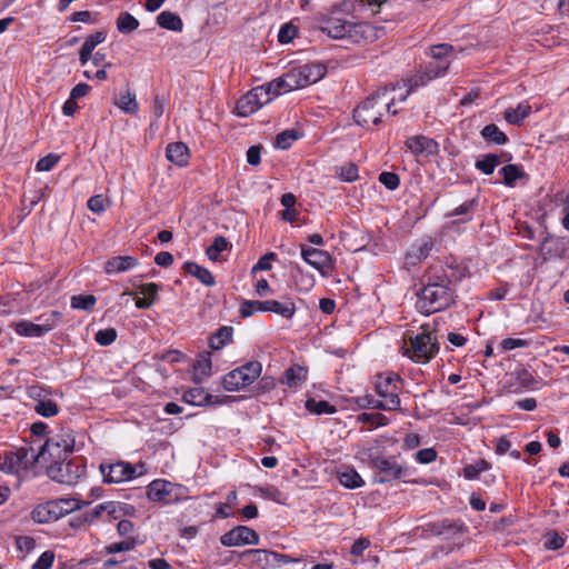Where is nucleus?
I'll use <instances>...</instances> for the list:
<instances>
[{
  "label": "nucleus",
  "instance_id": "22",
  "mask_svg": "<svg viewBox=\"0 0 569 569\" xmlns=\"http://www.w3.org/2000/svg\"><path fill=\"white\" fill-rule=\"evenodd\" d=\"M478 206V199L473 198L470 200L465 201L457 208H455L452 211L448 212L446 214L447 218H453V217H460L456 220H453V223H466L472 220L473 212Z\"/></svg>",
  "mask_w": 569,
  "mask_h": 569
},
{
  "label": "nucleus",
  "instance_id": "10",
  "mask_svg": "<svg viewBox=\"0 0 569 569\" xmlns=\"http://www.w3.org/2000/svg\"><path fill=\"white\" fill-rule=\"evenodd\" d=\"M327 72V68L321 62H309L291 68L287 71L289 76V87L295 89L305 88L321 80Z\"/></svg>",
  "mask_w": 569,
  "mask_h": 569
},
{
  "label": "nucleus",
  "instance_id": "30",
  "mask_svg": "<svg viewBox=\"0 0 569 569\" xmlns=\"http://www.w3.org/2000/svg\"><path fill=\"white\" fill-rule=\"evenodd\" d=\"M106 503V521L117 520L123 516L130 515L134 508L130 505L119 501H107Z\"/></svg>",
  "mask_w": 569,
  "mask_h": 569
},
{
  "label": "nucleus",
  "instance_id": "26",
  "mask_svg": "<svg viewBox=\"0 0 569 569\" xmlns=\"http://www.w3.org/2000/svg\"><path fill=\"white\" fill-rule=\"evenodd\" d=\"M432 79L428 76L426 69L423 71H418L412 77H410L408 80L403 81L402 87L407 88L405 93H400L399 101H405L407 97L415 91L416 89L426 86L429 81Z\"/></svg>",
  "mask_w": 569,
  "mask_h": 569
},
{
  "label": "nucleus",
  "instance_id": "11",
  "mask_svg": "<svg viewBox=\"0 0 569 569\" xmlns=\"http://www.w3.org/2000/svg\"><path fill=\"white\" fill-rule=\"evenodd\" d=\"M61 313L51 311L48 315H41L37 318L38 323L28 320H20L13 325L14 331L22 337L39 338L51 331L60 321Z\"/></svg>",
  "mask_w": 569,
  "mask_h": 569
},
{
  "label": "nucleus",
  "instance_id": "60",
  "mask_svg": "<svg viewBox=\"0 0 569 569\" xmlns=\"http://www.w3.org/2000/svg\"><path fill=\"white\" fill-rule=\"evenodd\" d=\"M54 560V553L51 550L44 551L33 563L32 569H50Z\"/></svg>",
  "mask_w": 569,
  "mask_h": 569
},
{
  "label": "nucleus",
  "instance_id": "31",
  "mask_svg": "<svg viewBox=\"0 0 569 569\" xmlns=\"http://www.w3.org/2000/svg\"><path fill=\"white\" fill-rule=\"evenodd\" d=\"M338 479L348 489L360 488L365 485L361 476L353 468L349 467H345L339 471Z\"/></svg>",
  "mask_w": 569,
  "mask_h": 569
},
{
  "label": "nucleus",
  "instance_id": "6",
  "mask_svg": "<svg viewBox=\"0 0 569 569\" xmlns=\"http://www.w3.org/2000/svg\"><path fill=\"white\" fill-rule=\"evenodd\" d=\"M321 30L332 39H348L355 43L367 41L373 37V29L370 24L353 23L338 18L328 20Z\"/></svg>",
  "mask_w": 569,
  "mask_h": 569
},
{
  "label": "nucleus",
  "instance_id": "27",
  "mask_svg": "<svg viewBox=\"0 0 569 569\" xmlns=\"http://www.w3.org/2000/svg\"><path fill=\"white\" fill-rule=\"evenodd\" d=\"M307 379V370L300 366H292L288 368L281 378V383L290 387L297 388L301 386Z\"/></svg>",
  "mask_w": 569,
  "mask_h": 569
},
{
  "label": "nucleus",
  "instance_id": "7",
  "mask_svg": "<svg viewBox=\"0 0 569 569\" xmlns=\"http://www.w3.org/2000/svg\"><path fill=\"white\" fill-rule=\"evenodd\" d=\"M262 365L259 361H249L222 377L221 385L224 390L239 391L251 383L261 375Z\"/></svg>",
  "mask_w": 569,
  "mask_h": 569
},
{
  "label": "nucleus",
  "instance_id": "18",
  "mask_svg": "<svg viewBox=\"0 0 569 569\" xmlns=\"http://www.w3.org/2000/svg\"><path fill=\"white\" fill-rule=\"evenodd\" d=\"M220 542L224 547L258 545V533L246 526H237L221 536Z\"/></svg>",
  "mask_w": 569,
  "mask_h": 569
},
{
  "label": "nucleus",
  "instance_id": "13",
  "mask_svg": "<svg viewBox=\"0 0 569 569\" xmlns=\"http://www.w3.org/2000/svg\"><path fill=\"white\" fill-rule=\"evenodd\" d=\"M271 101L272 96L266 91L263 86L256 87L238 100L236 107L237 114L239 117H249Z\"/></svg>",
  "mask_w": 569,
  "mask_h": 569
},
{
  "label": "nucleus",
  "instance_id": "36",
  "mask_svg": "<svg viewBox=\"0 0 569 569\" xmlns=\"http://www.w3.org/2000/svg\"><path fill=\"white\" fill-rule=\"evenodd\" d=\"M293 278L297 289L301 292L310 291L316 283L315 277L310 273L303 272L299 266L295 267Z\"/></svg>",
  "mask_w": 569,
  "mask_h": 569
},
{
  "label": "nucleus",
  "instance_id": "48",
  "mask_svg": "<svg viewBox=\"0 0 569 569\" xmlns=\"http://www.w3.org/2000/svg\"><path fill=\"white\" fill-rule=\"evenodd\" d=\"M489 468V465L486 460H478L475 463L467 465L463 468V476L466 479L472 480L476 479L480 472L487 470Z\"/></svg>",
  "mask_w": 569,
  "mask_h": 569
},
{
  "label": "nucleus",
  "instance_id": "41",
  "mask_svg": "<svg viewBox=\"0 0 569 569\" xmlns=\"http://www.w3.org/2000/svg\"><path fill=\"white\" fill-rule=\"evenodd\" d=\"M306 409L316 415H332L337 412L336 407L330 405L328 401L316 400L313 398L306 401Z\"/></svg>",
  "mask_w": 569,
  "mask_h": 569
},
{
  "label": "nucleus",
  "instance_id": "58",
  "mask_svg": "<svg viewBox=\"0 0 569 569\" xmlns=\"http://www.w3.org/2000/svg\"><path fill=\"white\" fill-rule=\"evenodd\" d=\"M139 293L144 298L152 299V302L158 299L159 286L154 282L142 283L139 286Z\"/></svg>",
  "mask_w": 569,
  "mask_h": 569
},
{
  "label": "nucleus",
  "instance_id": "1",
  "mask_svg": "<svg viewBox=\"0 0 569 569\" xmlns=\"http://www.w3.org/2000/svg\"><path fill=\"white\" fill-rule=\"evenodd\" d=\"M396 87L382 88L370 94L353 111L355 121L362 127L369 124H379L385 113L397 114L393 109L396 100L399 97L395 94Z\"/></svg>",
  "mask_w": 569,
  "mask_h": 569
},
{
  "label": "nucleus",
  "instance_id": "14",
  "mask_svg": "<svg viewBox=\"0 0 569 569\" xmlns=\"http://www.w3.org/2000/svg\"><path fill=\"white\" fill-rule=\"evenodd\" d=\"M369 467L375 470V482L385 483L400 479L402 467L393 459L381 456H370Z\"/></svg>",
  "mask_w": 569,
  "mask_h": 569
},
{
  "label": "nucleus",
  "instance_id": "39",
  "mask_svg": "<svg viewBox=\"0 0 569 569\" xmlns=\"http://www.w3.org/2000/svg\"><path fill=\"white\" fill-rule=\"evenodd\" d=\"M501 162V158L498 154L489 153L478 159L475 163L476 169L482 173L489 176L493 173L497 166Z\"/></svg>",
  "mask_w": 569,
  "mask_h": 569
},
{
  "label": "nucleus",
  "instance_id": "42",
  "mask_svg": "<svg viewBox=\"0 0 569 569\" xmlns=\"http://www.w3.org/2000/svg\"><path fill=\"white\" fill-rule=\"evenodd\" d=\"M33 410L44 418H51L58 415L59 407L54 401L46 398L44 400H38L34 403Z\"/></svg>",
  "mask_w": 569,
  "mask_h": 569
},
{
  "label": "nucleus",
  "instance_id": "59",
  "mask_svg": "<svg viewBox=\"0 0 569 569\" xmlns=\"http://www.w3.org/2000/svg\"><path fill=\"white\" fill-rule=\"evenodd\" d=\"M106 37L107 36L103 31H98V32L87 37L82 47L88 49L89 51L93 52L96 47L106 40Z\"/></svg>",
  "mask_w": 569,
  "mask_h": 569
},
{
  "label": "nucleus",
  "instance_id": "53",
  "mask_svg": "<svg viewBox=\"0 0 569 569\" xmlns=\"http://www.w3.org/2000/svg\"><path fill=\"white\" fill-rule=\"evenodd\" d=\"M136 546V541L132 538H128L120 542H113L108 545L104 549L107 553H117L122 551L132 550Z\"/></svg>",
  "mask_w": 569,
  "mask_h": 569
},
{
  "label": "nucleus",
  "instance_id": "54",
  "mask_svg": "<svg viewBox=\"0 0 569 569\" xmlns=\"http://www.w3.org/2000/svg\"><path fill=\"white\" fill-rule=\"evenodd\" d=\"M108 200L102 194H96L89 198L87 206L88 209L94 213H102L107 208Z\"/></svg>",
  "mask_w": 569,
  "mask_h": 569
},
{
  "label": "nucleus",
  "instance_id": "9",
  "mask_svg": "<svg viewBox=\"0 0 569 569\" xmlns=\"http://www.w3.org/2000/svg\"><path fill=\"white\" fill-rule=\"evenodd\" d=\"M273 312L283 318L291 319L296 312V306L292 301L279 302L277 300H244L239 309L242 318L251 317L254 312Z\"/></svg>",
  "mask_w": 569,
  "mask_h": 569
},
{
  "label": "nucleus",
  "instance_id": "57",
  "mask_svg": "<svg viewBox=\"0 0 569 569\" xmlns=\"http://www.w3.org/2000/svg\"><path fill=\"white\" fill-rule=\"evenodd\" d=\"M452 51V47L448 43L432 46L430 48L431 57L438 61H448L447 56Z\"/></svg>",
  "mask_w": 569,
  "mask_h": 569
},
{
  "label": "nucleus",
  "instance_id": "38",
  "mask_svg": "<svg viewBox=\"0 0 569 569\" xmlns=\"http://www.w3.org/2000/svg\"><path fill=\"white\" fill-rule=\"evenodd\" d=\"M118 108L129 114H136L139 110V104L136 99V94L131 91L121 93L116 101Z\"/></svg>",
  "mask_w": 569,
  "mask_h": 569
},
{
  "label": "nucleus",
  "instance_id": "46",
  "mask_svg": "<svg viewBox=\"0 0 569 569\" xmlns=\"http://www.w3.org/2000/svg\"><path fill=\"white\" fill-rule=\"evenodd\" d=\"M450 61H438L435 60L426 66V71L431 79H436L445 76L449 68Z\"/></svg>",
  "mask_w": 569,
  "mask_h": 569
},
{
  "label": "nucleus",
  "instance_id": "55",
  "mask_svg": "<svg viewBox=\"0 0 569 569\" xmlns=\"http://www.w3.org/2000/svg\"><path fill=\"white\" fill-rule=\"evenodd\" d=\"M379 181L389 190H396L400 184L399 176L389 171L381 172Z\"/></svg>",
  "mask_w": 569,
  "mask_h": 569
},
{
  "label": "nucleus",
  "instance_id": "19",
  "mask_svg": "<svg viewBox=\"0 0 569 569\" xmlns=\"http://www.w3.org/2000/svg\"><path fill=\"white\" fill-rule=\"evenodd\" d=\"M406 147L416 156L428 158L439 152L436 140L426 136H415L406 140Z\"/></svg>",
  "mask_w": 569,
  "mask_h": 569
},
{
  "label": "nucleus",
  "instance_id": "61",
  "mask_svg": "<svg viewBox=\"0 0 569 569\" xmlns=\"http://www.w3.org/2000/svg\"><path fill=\"white\" fill-rule=\"evenodd\" d=\"M565 545V539L560 537L557 532L548 533L543 546L548 550H558L562 548Z\"/></svg>",
  "mask_w": 569,
  "mask_h": 569
},
{
  "label": "nucleus",
  "instance_id": "47",
  "mask_svg": "<svg viewBox=\"0 0 569 569\" xmlns=\"http://www.w3.org/2000/svg\"><path fill=\"white\" fill-rule=\"evenodd\" d=\"M96 303V297L92 295H78L71 298L73 309L91 310Z\"/></svg>",
  "mask_w": 569,
  "mask_h": 569
},
{
  "label": "nucleus",
  "instance_id": "63",
  "mask_svg": "<svg viewBox=\"0 0 569 569\" xmlns=\"http://www.w3.org/2000/svg\"><path fill=\"white\" fill-rule=\"evenodd\" d=\"M437 459V452L433 448L420 449L416 452V460L419 463H430Z\"/></svg>",
  "mask_w": 569,
  "mask_h": 569
},
{
  "label": "nucleus",
  "instance_id": "17",
  "mask_svg": "<svg viewBox=\"0 0 569 569\" xmlns=\"http://www.w3.org/2000/svg\"><path fill=\"white\" fill-rule=\"evenodd\" d=\"M301 257L323 277H328L333 269V260L325 250L301 246Z\"/></svg>",
  "mask_w": 569,
  "mask_h": 569
},
{
  "label": "nucleus",
  "instance_id": "3",
  "mask_svg": "<svg viewBox=\"0 0 569 569\" xmlns=\"http://www.w3.org/2000/svg\"><path fill=\"white\" fill-rule=\"evenodd\" d=\"M375 389L379 399L367 397L368 405L373 409L387 411L398 410L400 407L399 393L402 389V379L393 372H383L375 377Z\"/></svg>",
  "mask_w": 569,
  "mask_h": 569
},
{
  "label": "nucleus",
  "instance_id": "64",
  "mask_svg": "<svg viewBox=\"0 0 569 569\" xmlns=\"http://www.w3.org/2000/svg\"><path fill=\"white\" fill-rule=\"evenodd\" d=\"M370 546L371 541L368 538L360 537L352 543L350 553L355 557H360L363 555V551L367 550Z\"/></svg>",
  "mask_w": 569,
  "mask_h": 569
},
{
  "label": "nucleus",
  "instance_id": "2",
  "mask_svg": "<svg viewBox=\"0 0 569 569\" xmlns=\"http://www.w3.org/2000/svg\"><path fill=\"white\" fill-rule=\"evenodd\" d=\"M447 277L429 278L427 284L418 292L417 310L422 315H430L448 308L453 302V289Z\"/></svg>",
  "mask_w": 569,
  "mask_h": 569
},
{
  "label": "nucleus",
  "instance_id": "12",
  "mask_svg": "<svg viewBox=\"0 0 569 569\" xmlns=\"http://www.w3.org/2000/svg\"><path fill=\"white\" fill-rule=\"evenodd\" d=\"M99 471L106 483H121L132 480L142 473V471H138L136 466L127 461L102 462L99 466Z\"/></svg>",
  "mask_w": 569,
  "mask_h": 569
},
{
  "label": "nucleus",
  "instance_id": "43",
  "mask_svg": "<svg viewBox=\"0 0 569 569\" xmlns=\"http://www.w3.org/2000/svg\"><path fill=\"white\" fill-rule=\"evenodd\" d=\"M228 246V240L222 236H218L213 239L212 244L207 248L206 254L210 260L217 261L220 253L224 251Z\"/></svg>",
  "mask_w": 569,
  "mask_h": 569
},
{
  "label": "nucleus",
  "instance_id": "28",
  "mask_svg": "<svg viewBox=\"0 0 569 569\" xmlns=\"http://www.w3.org/2000/svg\"><path fill=\"white\" fill-rule=\"evenodd\" d=\"M183 270L187 273L196 277L201 283H203L207 287H211L216 283L212 273L207 268L201 267L193 261H187L183 264Z\"/></svg>",
  "mask_w": 569,
  "mask_h": 569
},
{
  "label": "nucleus",
  "instance_id": "51",
  "mask_svg": "<svg viewBox=\"0 0 569 569\" xmlns=\"http://www.w3.org/2000/svg\"><path fill=\"white\" fill-rule=\"evenodd\" d=\"M117 339V331L113 328H107L103 330H99L94 340L100 346H109Z\"/></svg>",
  "mask_w": 569,
  "mask_h": 569
},
{
  "label": "nucleus",
  "instance_id": "15",
  "mask_svg": "<svg viewBox=\"0 0 569 569\" xmlns=\"http://www.w3.org/2000/svg\"><path fill=\"white\" fill-rule=\"evenodd\" d=\"M182 487L163 479L153 480L147 489V497L150 501L173 503L180 499Z\"/></svg>",
  "mask_w": 569,
  "mask_h": 569
},
{
  "label": "nucleus",
  "instance_id": "16",
  "mask_svg": "<svg viewBox=\"0 0 569 569\" xmlns=\"http://www.w3.org/2000/svg\"><path fill=\"white\" fill-rule=\"evenodd\" d=\"M32 451V447H21L16 451L6 452L3 460L0 462V471L14 475L27 469L29 465L34 463L31 458Z\"/></svg>",
  "mask_w": 569,
  "mask_h": 569
},
{
  "label": "nucleus",
  "instance_id": "20",
  "mask_svg": "<svg viewBox=\"0 0 569 569\" xmlns=\"http://www.w3.org/2000/svg\"><path fill=\"white\" fill-rule=\"evenodd\" d=\"M139 263L138 259L132 256H116L109 258L104 262V272L108 274H114L120 272H127L132 270Z\"/></svg>",
  "mask_w": 569,
  "mask_h": 569
},
{
  "label": "nucleus",
  "instance_id": "32",
  "mask_svg": "<svg viewBox=\"0 0 569 569\" xmlns=\"http://www.w3.org/2000/svg\"><path fill=\"white\" fill-rule=\"evenodd\" d=\"M233 329L230 326H222L217 332L210 338V348L213 350H220L232 341Z\"/></svg>",
  "mask_w": 569,
  "mask_h": 569
},
{
  "label": "nucleus",
  "instance_id": "49",
  "mask_svg": "<svg viewBox=\"0 0 569 569\" xmlns=\"http://www.w3.org/2000/svg\"><path fill=\"white\" fill-rule=\"evenodd\" d=\"M298 139V133L295 130H286L279 133L276 138V147L280 149H288L292 142Z\"/></svg>",
  "mask_w": 569,
  "mask_h": 569
},
{
  "label": "nucleus",
  "instance_id": "21",
  "mask_svg": "<svg viewBox=\"0 0 569 569\" xmlns=\"http://www.w3.org/2000/svg\"><path fill=\"white\" fill-rule=\"evenodd\" d=\"M166 157L179 167L187 166L190 158L189 148L183 142L169 143L166 148Z\"/></svg>",
  "mask_w": 569,
  "mask_h": 569
},
{
  "label": "nucleus",
  "instance_id": "56",
  "mask_svg": "<svg viewBox=\"0 0 569 569\" xmlns=\"http://www.w3.org/2000/svg\"><path fill=\"white\" fill-rule=\"evenodd\" d=\"M358 420L362 423H369L370 426H385L387 425V418L381 413H361L358 416Z\"/></svg>",
  "mask_w": 569,
  "mask_h": 569
},
{
  "label": "nucleus",
  "instance_id": "5",
  "mask_svg": "<svg viewBox=\"0 0 569 569\" xmlns=\"http://www.w3.org/2000/svg\"><path fill=\"white\" fill-rule=\"evenodd\" d=\"M74 448V439L66 435H56L46 440V442L36 452L32 451V460L46 465L67 460Z\"/></svg>",
  "mask_w": 569,
  "mask_h": 569
},
{
  "label": "nucleus",
  "instance_id": "4",
  "mask_svg": "<svg viewBox=\"0 0 569 569\" xmlns=\"http://www.w3.org/2000/svg\"><path fill=\"white\" fill-rule=\"evenodd\" d=\"M401 350L415 362L427 363L439 352V345L437 337L423 328L420 333L405 338Z\"/></svg>",
  "mask_w": 569,
  "mask_h": 569
},
{
  "label": "nucleus",
  "instance_id": "45",
  "mask_svg": "<svg viewBox=\"0 0 569 569\" xmlns=\"http://www.w3.org/2000/svg\"><path fill=\"white\" fill-rule=\"evenodd\" d=\"M337 176L345 182H353L358 179V167L353 162L345 163L337 169Z\"/></svg>",
  "mask_w": 569,
  "mask_h": 569
},
{
  "label": "nucleus",
  "instance_id": "44",
  "mask_svg": "<svg viewBox=\"0 0 569 569\" xmlns=\"http://www.w3.org/2000/svg\"><path fill=\"white\" fill-rule=\"evenodd\" d=\"M499 172L503 177V182L509 187H513L516 180L523 176V172L517 164H507L502 167Z\"/></svg>",
  "mask_w": 569,
  "mask_h": 569
},
{
  "label": "nucleus",
  "instance_id": "62",
  "mask_svg": "<svg viewBox=\"0 0 569 569\" xmlns=\"http://www.w3.org/2000/svg\"><path fill=\"white\" fill-rule=\"evenodd\" d=\"M297 34V28L290 23L283 24L278 33V39L281 43L290 42Z\"/></svg>",
  "mask_w": 569,
  "mask_h": 569
},
{
  "label": "nucleus",
  "instance_id": "33",
  "mask_svg": "<svg viewBox=\"0 0 569 569\" xmlns=\"http://www.w3.org/2000/svg\"><path fill=\"white\" fill-rule=\"evenodd\" d=\"M54 512L52 503L48 501L37 506L31 512V518L38 523H48L57 520Z\"/></svg>",
  "mask_w": 569,
  "mask_h": 569
},
{
  "label": "nucleus",
  "instance_id": "37",
  "mask_svg": "<svg viewBox=\"0 0 569 569\" xmlns=\"http://www.w3.org/2000/svg\"><path fill=\"white\" fill-rule=\"evenodd\" d=\"M290 80L288 73H283L281 77L272 80L271 82L263 84L266 91L270 92L272 96V100L280 94L281 91H291L293 90L289 87Z\"/></svg>",
  "mask_w": 569,
  "mask_h": 569
},
{
  "label": "nucleus",
  "instance_id": "40",
  "mask_svg": "<svg viewBox=\"0 0 569 569\" xmlns=\"http://www.w3.org/2000/svg\"><path fill=\"white\" fill-rule=\"evenodd\" d=\"M481 137L496 144H505L508 141L507 136L495 123L487 124L481 130Z\"/></svg>",
  "mask_w": 569,
  "mask_h": 569
},
{
  "label": "nucleus",
  "instance_id": "25",
  "mask_svg": "<svg viewBox=\"0 0 569 569\" xmlns=\"http://www.w3.org/2000/svg\"><path fill=\"white\" fill-rule=\"evenodd\" d=\"M530 112L531 106L522 101L516 108H507L503 112V118L510 124L520 126Z\"/></svg>",
  "mask_w": 569,
  "mask_h": 569
},
{
  "label": "nucleus",
  "instance_id": "50",
  "mask_svg": "<svg viewBox=\"0 0 569 569\" xmlns=\"http://www.w3.org/2000/svg\"><path fill=\"white\" fill-rule=\"evenodd\" d=\"M82 519H83V522L86 523H92L94 522L96 520L98 519H103L106 518V503H100L98 506H96L93 509L84 512L82 516Z\"/></svg>",
  "mask_w": 569,
  "mask_h": 569
},
{
  "label": "nucleus",
  "instance_id": "29",
  "mask_svg": "<svg viewBox=\"0 0 569 569\" xmlns=\"http://www.w3.org/2000/svg\"><path fill=\"white\" fill-rule=\"evenodd\" d=\"M213 396L207 392L201 387H196L186 391L182 396V400L193 406H210Z\"/></svg>",
  "mask_w": 569,
  "mask_h": 569
},
{
  "label": "nucleus",
  "instance_id": "8",
  "mask_svg": "<svg viewBox=\"0 0 569 569\" xmlns=\"http://www.w3.org/2000/svg\"><path fill=\"white\" fill-rule=\"evenodd\" d=\"M86 463L82 458H72L47 466L48 476L56 482L72 486L84 476Z\"/></svg>",
  "mask_w": 569,
  "mask_h": 569
},
{
  "label": "nucleus",
  "instance_id": "34",
  "mask_svg": "<svg viewBox=\"0 0 569 569\" xmlns=\"http://www.w3.org/2000/svg\"><path fill=\"white\" fill-rule=\"evenodd\" d=\"M157 23L163 28L171 31H181L182 30V20L180 17L171 11H162L157 17Z\"/></svg>",
  "mask_w": 569,
  "mask_h": 569
},
{
  "label": "nucleus",
  "instance_id": "24",
  "mask_svg": "<svg viewBox=\"0 0 569 569\" xmlns=\"http://www.w3.org/2000/svg\"><path fill=\"white\" fill-rule=\"evenodd\" d=\"M431 249L432 242L428 240L413 244L407 252V263L410 266L418 264L430 254Z\"/></svg>",
  "mask_w": 569,
  "mask_h": 569
},
{
  "label": "nucleus",
  "instance_id": "23",
  "mask_svg": "<svg viewBox=\"0 0 569 569\" xmlns=\"http://www.w3.org/2000/svg\"><path fill=\"white\" fill-rule=\"evenodd\" d=\"M53 509L56 510L54 516L58 519L64 517L66 515L80 509L82 506L90 503L88 502H81L79 499L76 498H61L57 500H51Z\"/></svg>",
  "mask_w": 569,
  "mask_h": 569
},
{
  "label": "nucleus",
  "instance_id": "52",
  "mask_svg": "<svg viewBox=\"0 0 569 569\" xmlns=\"http://www.w3.org/2000/svg\"><path fill=\"white\" fill-rule=\"evenodd\" d=\"M60 156L57 153H49L46 157L38 160L36 169L38 171H50L59 162Z\"/></svg>",
  "mask_w": 569,
  "mask_h": 569
},
{
  "label": "nucleus",
  "instance_id": "35",
  "mask_svg": "<svg viewBox=\"0 0 569 569\" xmlns=\"http://www.w3.org/2000/svg\"><path fill=\"white\" fill-rule=\"evenodd\" d=\"M139 24L138 19L127 11L120 12L116 20L118 31L123 34L133 32L138 29Z\"/></svg>",
  "mask_w": 569,
  "mask_h": 569
}]
</instances>
